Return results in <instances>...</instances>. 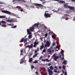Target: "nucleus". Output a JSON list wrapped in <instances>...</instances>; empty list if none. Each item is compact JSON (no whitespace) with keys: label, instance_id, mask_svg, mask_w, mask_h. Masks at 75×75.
I'll use <instances>...</instances> for the list:
<instances>
[{"label":"nucleus","instance_id":"obj_1","mask_svg":"<svg viewBox=\"0 0 75 75\" xmlns=\"http://www.w3.org/2000/svg\"><path fill=\"white\" fill-rule=\"evenodd\" d=\"M34 6H37L38 7H40L41 9H45L46 8V7L44 6L43 5H41V4L35 3L34 4Z\"/></svg>","mask_w":75,"mask_h":75},{"label":"nucleus","instance_id":"obj_2","mask_svg":"<svg viewBox=\"0 0 75 75\" xmlns=\"http://www.w3.org/2000/svg\"><path fill=\"white\" fill-rule=\"evenodd\" d=\"M1 12L2 13H5V14H11V13L10 12L8 11H6V10H2L1 11Z\"/></svg>","mask_w":75,"mask_h":75},{"label":"nucleus","instance_id":"obj_3","mask_svg":"<svg viewBox=\"0 0 75 75\" xmlns=\"http://www.w3.org/2000/svg\"><path fill=\"white\" fill-rule=\"evenodd\" d=\"M44 16L45 18H48L51 17V15L49 13H44Z\"/></svg>","mask_w":75,"mask_h":75},{"label":"nucleus","instance_id":"obj_4","mask_svg":"<svg viewBox=\"0 0 75 75\" xmlns=\"http://www.w3.org/2000/svg\"><path fill=\"white\" fill-rule=\"evenodd\" d=\"M33 47V44H31L30 45H28L26 46L25 48V49H26L27 48H29V49H30L31 48H32Z\"/></svg>","mask_w":75,"mask_h":75},{"label":"nucleus","instance_id":"obj_5","mask_svg":"<svg viewBox=\"0 0 75 75\" xmlns=\"http://www.w3.org/2000/svg\"><path fill=\"white\" fill-rule=\"evenodd\" d=\"M27 40L26 39H24V38H23L21 40L20 42H23V41H24V42H27Z\"/></svg>","mask_w":75,"mask_h":75},{"label":"nucleus","instance_id":"obj_6","mask_svg":"<svg viewBox=\"0 0 75 75\" xmlns=\"http://www.w3.org/2000/svg\"><path fill=\"white\" fill-rule=\"evenodd\" d=\"M14 1H19V2H20V1H21L22 3L23 2L24 3H25L26 2L24 0H13L12 1L13 2H14Z\"/></svg>","mask_w":75,"mask_h":75},{"label":"nucleus","instance_id":"obj_7","mask_svg":"<svg viewBox=\"0 0 75 75\" xmlns=\"http://www.w3.org/2000/svg\"><path fill=\"white\" fill-rule=\"evenodd\" d=\"M48 71L49 73V75H52V74L53 73V72H52V71L51 70L48 69Z\"/></svg>","mask_w":75,"mask_h":75},{"label":"nucleus","instance_id":"obj_8","mask_svg":"<svg viewBox=\"0 0 75 75\" xmlns=\"http://www.w3.org/2000/svg\"><path fill=\"white\" fill-rule=\"evenodd\" d=\"M16 8H18V10H19V11H23V8H21V7L20 6H17L16 7Z\"/></svg>","mask_w":75,"mask_h":75},{"label":"nucleus","instance_id":"obj_9","mask_svg":"<svg viewBox=\"0 0 75 75\" xmlns=\"http://www.w3.org/2000/svg\"><path fill=\"white\" fill-rule=\"evenodd\" d=\"M64 16H67L66 17V20H69V18L70 17V16L67 14H65Z\"/></svg>","mask_w":75,"mask_h":75},{"label":"nucleus","instance_id":"obj_10","mask_svg":"<svg viewBox=\"0 0 75 75\" xmlns=\"http://www.w3.org/2000/svg\"><path fill=\"white\" fill-rule=\"evenodd\" d=\"M30 30L31 31H33L34 30V25H33L31 27H30Z\"/></svg>","mask_w":75,"mask_h":75},{"label":"nucleus","instance_id":"obj_11","mask_svg":"<svg viewBox=\"0 0 75 75\" xmlns=\"http://www.w3.org/2000/svg\"><path fill=\"white\" fill-rule=\"evenodd\" d=\"M6 21L7 22H8V23H9L10 22H12L13 23H14V20H13V19H12L11 20H6Z\"/></svg>","mask_w":75,"mask_h":75},{"label":"nucleus","instance_id":"obj_12","mask_svg":"<svg viewBox=\"0 0 75 75\" xmlns=\"http://www.w3.org/2000/svg\"><path fill=\"white\" fill-rule=\"evenodd\" d=\"M69 6L67 5V4H64V7L65 8H69Z\"/></svg>","mask_w":75,"mask_h":75},{"label":"nucleus","instance_id":"obj_13","mask_svg":"<svg viewBox=\"0 0 75 75\" xmlns=\"http://www.w3.org/2000/svg\"><path fill=\"white\" fill-rule=\"evenodd\" d=\"M67 61L64 60L62 62V64H64V65H67Z\"/></svg>","mask_w":75,"mask_h":75},{"label":"nucleus","instance_id":"obj_14","mask_svg":"<svg viewBox=\"0 0 75 75\" xmlns=\"http://www.w3.org/2000/svg\"><path fill=\"white\" fill-rule=\"evenodd\" d=\"M41 61H44V62H45V61H47V62H49V61H50V60H49L48 59H42Z\"/></svg>","mask_w":75,"mask_h":75},{"label":"nucleus","instance_id":"obj_15","mask_svg":"<svg viewBox=\"0 0 75 75\" xmlns=\"http://www.w3.org/2000/svg\"><path fill=\"white\" fill-rule=\"evenodd\" d=\"M39 25V24H38V23H35L33 25H34V27H38Z\"/></svg>","mask_w":75,"mask_h":75},{"label":"nucleus","instance_id":"obj_16","mask_svg":"<svg viewBox=\"0 0 75 75\" xmlns=\"http://www.w3.org/2000/svg\"><path fill=\"white\" fill-rule=\"evenodd\" d=\"M46 44L47 45L48 47L50 45V42L49 41H47Z\"/></svg>","mask_w":75,"mask_h":75},{"label":"nucleus","instance_id":"obj_17","mask_svg":"<svg viewBox=\"0 0 75 75\" xmlns=\"http://www.w3.org/2000/svg\"><path fill=\"white\" fill-rule=\"evenodd\" d=\"M44 44L42 43V45L41 46L40 48V50H42V48H44Z\"/></svg>","mask_w":75,"mask_h":75},{"label":"nucleus","instance_id":"obj_18","mask_svg":"<svg viewBox=\"0 0 75 75\" xmlns=\"http://www.w3.org/2000/svg\"><path fill=\"white\" fill-rule=\"evenodd\" d=\"M6 17V16H0V18H5Z\"/></svg>","mask_w":75,"mask_h":75},{"label":"nucleus","instance_id":"obj_19","mask_svg":"<svg viewBox=\"0 0 75 75\" xmlns=\"http://www.w3.org/2000/svg\"><path fill=\"white\" fill-rule=\"evenodd\" d=\"M69 9H70V10H74V7H73L70 6H69Z\"/></svg>","mask_w":75,"mask_h":75},{"label":"nucleus","instance_id":"obj_20","mask_svg":"<svg viewBox=\"0 0 75 75\" xmlns=\"http://www.w3.org/2000/svg\"><path fill=\"white\" fill-rule=\"evenodd\" d=\"M59 2L60 3H62V4L65 3V1H59Z\"/></svg>","mask_w":75,"mask_h":75},{"label":"nucleus","instance_id":"obj_21","mask_svg":"<svg viewBox=\"0 0 75 75\" xmlns=\"http://www.w3.org/2000/svg\"><path fill=\"white\" fill-rule=\"evenodd\" d=\"M33 58H29V62H31L32 61H33Z\"/></svg>","mask_w":75,"mask_h":75},{"label":"nucleus","instance_id":"obj_22","mask_svg":"<svg viewBox=\"0 0 75 75\" xmlns=\"http://www.w3.org/2000/svg\"><path fill=\"white\" fill-rule=\"evenodd\" d=\"M38 53H36L33 56V58H34V57H36L37 55H38Z\"/></svg>","mask_w":75,"mask_h":75},{"label":"nucleus","instance_id":"obj_23","mask_svg":"<svg viewBox=\"0 0 75 75\" xmlns=\"http://www.w3.org/2000/svg\"><path fill=\"white\" fill-rule=\"evenodd\" d=\"M54 58V61H57V59H58V56H56Z\"/></svg>","mask_w":75,"mask_h":75},{"label":"nucleus","instance_id":"obj_24","mask_svg":"<svg viewBox=\"0 0 75 75\" xmlns=\"http://www.w3.org/2000/svg\"><path fill=\"white\" fill-rule=\"evenodd\" d=\"M52 38H53V39H55V38H56V37L54 35H52Z\"/></svg>","mask_w":75,"mask_h":75},{"label":"nucleus","instance_id":"obj_25","mask_svg":"<svg viewBox=\"0 0 75 75\" xmlns=\"http://www.w3.org/2000/svg\"><path fill=\"white\" fill-rule=\"evenodd\" d=\"M50 69H51V70H53V69H54V68L52 66H51L50 67Z\"/></svg>","mask_w":75,"mask_h":75},{"label":"nucleus","instance_id":"obj_26","mask_svg":"<svg viewBox=\"0 0 75 75\" xmlns=\"http://www.w3.org/2000/svg\"><path fill=\"white\" fill-rule=\"evenodd\" d=\"M1 23L2 24H6V22H5V21H1Z\"/></svg>","mask_w":75,"mask_h":75},{"label":"nucleus","instance_id":"obj_27","mask_svg":"<svg viewBox=\"0 0 75 75\" xmlns=\"http://www.w3.org/2000/svg\"><path fill=\"white\" fill-rule=\"evenodd\" d=\"M38 62V61L36 60H35L34 62H33V64H35Z\"/></svg>","mask_w":75,"mask_h":75},{"label":"nucleus","instance_id":"obj_28","mask_svg":"<svg viewBox=\"0 0 75 75\" xmlns=\"http://www.w3.org/2000/svg\"><path fill=\"white\" fill-rule=\"evenodd\" d=\"M16 27H17V26L16 25L12 27H11V28H16Z\"/></svg>","mask_w":75,"mask_h":75},{"label":"nucleus","instance_id":"obj_29","mask_svg":"<svg viewBox=\"0 0 75 75\" xmlns=\"http://www.w3.org/2000/svg\"><path fill=\"white\" fill-rule=\"evenodd\" d=\"M25 56L23 57V58H22L21 59V60L22 61V60H23V59H24H24H25Z\"/></svg>","mask_w":75,"mask_h":75},{"label":"nucleus","instance_id":"obj_30","mask_svg":"<svg viewBox=\"0 0 75 75\" xmlns=\"http://www.w3.org/2000/svg\"><path fill=\"white\" fill-rule=\"evenodd\" d=\"M1 25L2 27H6V25Z\"/></svg>","mask_w":75,"mask_h":75},{"label":"nucleus","instance_id":"obj_31","mask_svg":"<svg viewBox=\"0 0 75 75\" xmlns=\"http://www.w3.org/2000/svg\"><path fill=\"white\" fill-rule=\"evenodd\" d=\"M62 68L63 69H65V66L64 65L63 66Z\"/></svg>","mask_w":75,"mask_h":75},{"label":"nucleus","instance_id":"obj_32","mask_svg":"<svg viewBox=\"0 0 75 75\" xmlns=\"http://www.w3.org/2000/svg\"><path fill=\"white\" fill-rule=\"evenodd\" d=\"M45 51H46V50H45V49H44L42 51V53H44V52H45Z\"/></svg>","mask_w":75,"mask_h":75},{"label":"nucleus","instance_id":"obj_33","mask_svg":"<svg viewBox=\"0 0 75 75\" xmlns=\"http://www.w3.org/2000/svg\"><path fill=\"white\" fill-rule=\"evenodd\" d=\"M34 44H35V45H37L38 44V42H34Z\"/></svg>","mask_w":75,"mask_h":75},{"label":"nucleus","instance_id":"obj_34","mask_svg":"<svg viewBox=\"0 0 75 75\" xmlns=\"http://www.w3.org/2000/svg\"><path fill=\"white\" fill-rule=\"evenodd\" d=\"M30 30L29 29H27V33H29V32H30Z\"/></svg>","mask_w":75,"mask_h":75},{"label":"nucleus","instance_id":"obj_35","mask_svg":"<svg viewBox=\"0 0 75 75\" xmlns=\"http://www.w3.org/2000/svg\"><path fill=\"white\" fill-rule=\"evenodd\" d=\"M47 35H48V34L47 33H46L45 35V37H47Z\"/></svg>","mask_w":75,"mask_h":75},{"label":"nucleus","instance_id":"obj_36","mask_svg":"<svg viewBox=\"0 0 75 75\" xmlns=\"http://www.w3.org/2000/svg\"><path fill=\"white\" fill-rule=\"evenodd\" d=\"M31 68L32 69H33L34 68V66L33 65H32L31 66Z\"/></svg>","mask_w":75,"mask_h":75},{"label":"nucleus","instance_id":"obj_37","mask_svg":"<svg viewBox=\"0 0 75 75\" xmlns=\"http://www.w3.org/2000/svg\"><path fill=\"white\" fill-rule=\"evenodd\" d=\"M28 33V34H29V35H30V34H31V32L30 31V32Z\"/></svg>","mask_w":75,"mask_h":75},{"label":"nucleus","instance_id":"obj_38","mask_svg":"<svg viewBox=\"0 0 75 75\" xmlns=\"http://www.w3.org/2000/svg\"><path fill=\"white\" fill-rule=\"evenodd\" d=\"M64 50H62L61 52V54H63L64 53Z\"/></svg>","mask_w":75,"mask_h":75},{"label":"nucleus","instance_id":"obj_39","mask_svg":"<svg viewBox=\"0 0 75 75\" xmlns=\"http://www.w3.org/2000/svg\"><path fill=\"white\" fill-rule=\"evenodd\" d=\"M28 38H29L30 39V38H31V35H30L29 36H28Z\"/></svg>","mask_w":75,"mask_h":75},{"label":"nucleus","instance_id":"obj_40","mask_svg":"<svg viewBox=\"0 0 75 75\" xmlns=\"http://www.w3.org/2000/svg\"><path fill=\"white\" fill-rule=\"evenodd\" d=\"M23 62H24V60H22V61H21V62H20V64H22V63H23Z\"/></svg>","mask_w":75,"mask_h":75},{"label":"nucleus","instance_id":"obj_41","mask_svg":"<svg viewBox=\"0 0 75 75\" xmlns=\"http://www.w3.org/2000/svg\"><path fill=\"white\" fill-rule=\"evenodd\" d=\"M8 25H11V26H12L13 25H14V24H13L12 25L11 24H8Z\"/></svg>","mask_w":75,"mask_h":75},{"label":"nucleus","instance_id":"obj_42","mask_svg":"<svg viewBox=\"0 0 75 75\" xmlns=\"http://www.w3.org/2000/svg\"><path fill=\"white\" fill-rule=\"evenodd\" d=\"M55 42H54L53 44L52 47H54V45H55Z\"/></svg>","mask_w":75,"mask_h":75},{"label":"nucleus","instance_id":"obj_43","mask_svg":"<svg viewBox=\"0 0 75 75\" xmlns=\"http://www.w3.org/2000/svg\"><path fill=\"white\" fill-rule=\"evenodd\" d=\"M37 52H38V51L36 50H35L34 53L35 54V53H37Z\"/></svg>","mask_w":75,"mask_h":75},{"label":"nucleus","instance_id":"obj_44","mask_svg":"<svg viewBox=\"0 0 75 75\" xmlns=\"http://www.w3.org/2000/svg\"><path fill=\"white\" fill-rule=\"evenodd\" d=\"M46 3V2H42V4H45Z\"/></svg>","mask_w":75,"mask_h":75},{"label":"nucleus","instance_id":"obj_45","mask_svg":"<svg viewBox=\"0 0 75 75\" xmlns=\"http://www.w3.org/2000/svg\"><path fill=\"white\" fill-rule=\"evenodd\" d=\"M47 46V47H48V45H47V44H45V47H46Z\"/></svg>","mask_w":75,"mask_h":75},{"label":"nucleus","instance_id":"obj_46","mask_svg":"<svg viewBox=\"0 0 75 75\" xmlns=\"http://www.w3.org/2000/svg\"><path fill=\"white\" fill-rule=\"evenodd\" d=\"M55 54H54L53 55V57H54V58H55V57H56Z\"/></svg>","mask_w":75,"mask_h":75},{"label":"nucleus","instance_id":"obj_47","mask_svg":"<svg viewBox=\"0 0 75 75\" xmlns=\"http://www.w3.org/2000/svg\"><path fill=\"white\" fill-rule=\"evenodd\" d=\"M24 50V49H23V50H21V53H22L23 52V50Z\"/></svg>","mask_w":75,"mask_h":75},{"label":"nucleus","instance_id":"obj_48","mask_svg":"<svg viewBox=\"0 0 75 75\" xmlns=\"http://www.w3.org/2000/svg\"><path fill=\"white\" fill-rule=\"evenodd\" d=\"M64 75H67V72H66L64 73Z\"/></svg>","mask_w":75,"mask_h":75},{"label":"nucleus","instance_id":"obj_49","mask_svg":"<svg viewBox=\"0 0 75 75\" xmlns=\"http://www.w3.org/2000/svg\"><path fill=\"white\" fill-rule=\"evenodd\" d=\"M36 50L38 51H39V48L38 47L37 48V50Z\"/></svg>","mask_w":75,"mask_h":75},{"label":"nucleus","instance_id":"obj_50","mask_svg":"<svg viewBox=\"0 0 75 75\" xmlns=\"http://www.w3.org/2000/svg\"><path fill=\"white\" fill-rule=\"evenodd\" d=\"M58 48V46H57L56 47L54 48L57 49V48Z\"/></svg>","mask_w":75,"mask_h":75},{"label":"nucleus","instance_id":"obj_51","mask_svg":"<svg viewBox=\"0 0 75 75\" xmlns=\"http://www.w3.org/2000/svg\"><path fill=\"white\" fill-rule=\"evenodd\" d=\"M37 46V45L35 44H34V45L33 46L34 47H35Z\"/></svg>","mask_w":75,"mask_h":75},{"label":"nucleus","instance_id":"obj_52","mask_svg":"<svg viewBox=\"0 0 75 75\" xmlns=\"http://www.w3.org/2000/svg\"><path fill=\"white\" fill-rule=\"evenodd\" d=\"M54 72H57V71H56V70H54Z\"/></svg>","mask_w":75,"mask_h":75},{"label":"nucleus","instance_id":"obj_53","mask_svg":"<svg viewBox=\"0 0 75 75\" xmlns=\"http://www.w3.org/2000/svg\"><path fill=\"white\" fill-rule=\"evenodd\" d=\"M59 69H61V67L60 66L59 67Z\"/></svg>","mask_w":75,"mask_h":75},{"label":"nucleus","instance_id":"obj_54","mask_svg":"<svg viewBox=\"0 0 75 75\" xmlns=\"http://www.w3.org/2000/svg\"><path fill=\"white\" fill-rule=\"evenodd\" d=\"M51 65V63H49V64H48V66H50V65Z\"/></svg>","mask_w":75,"mask_h":75},{"label":"nucleus","instance_id":"obj_55","mask_svg":"<svg viewBox=\"0 0 75 75\" xmlns=\"http://www.w3.org/2000/svg\"><path fill=\"white\" fill-rule=\"evenodd\" d=\"M64 59V57H62V58L61 60H63V59Z\"/></svg>","mask_w":75,"mask_h":75},{"label":"nucleus","instance_id":"obj_56","mask_svg":"<svg viewBox=\"0 0 75 75\" xmlns=\"http://www.w3.org/2000/svg\"><path fill=\"white\" fill-rule=\"evenodd\" d=\"M42 58V57H40V58H39V59H40V60H41V58Z\"/></svg>","mask_w":75,"mask_h":75},{"label":"nucleus","instance_id":"obj_57","mask_svg":"<svg viewBox=\"0 0 75 75\" xmlns=\"http://www.w3.org/2000/svg\"><path fill=\"white\" fill-rule=\"evenodd\" d=\"M40 0V1H45V0Z\"/></svg>","mask_w":75,"mask_h":75},{"label":"nucleus","instance_id":"obj_58","mask_svg":"<svg viewBox=\"0 0 75 75\" xmlns=\"http://www.w3.org/2000/svg\"><path fill=\"white\" fill-rule=\"evenodd\" d=\"M45 29H47V27L46 26H45L44 27Z\"/></svg>","mask_w":75,"mask_h":75},{"label":"nucleus","instance_id":"obj_59","mask_svg":"<svg viewBox=\"0 0 75 75\" xmlns=\"http://www.w3.org/2000/svg\"><path fill=\"white\" fill-rule=\"evenodd\" d=\"M54 68H57V66H55L54 67Z\"/></svg>","mask_w":75,"mask_h":75},{"label":"nucleus","instance_id":"obj_60","mask_svg":"<svg viewBox=\"0 0 75 75\" xmlns=\"http://www.w3.org/2000/svg\"><path fill=\"white\" fill-rule=\"evenodd\" d=\"M51 33V32H50L49 33V34H50Z\"/></svg>","mask_w":75,"mask_h":75},{"label":"nucleus","instance_id":"obj_61","mask_svg":"<svg viewBox=\"0 0 75 75\" xmlns=\"http://www.w3.org/2000/svg\"><path fill=\"white\" fill-rule=\"evenodd\" d=\"M59 58H61V55H60L59 56Z\"/></svg>","mask_w":75,"mask_h":75},{"label":"nucleus","instance_id":"obj_62","mask_svg":"<svg viewBox=\"0 0 75 75\" xmlns=\"http://www.w3.org/2000/svg\"><path fill=\"white\" fill-rule=\"evenodd\" d=\"M46 42V40H45L44 41V42H45V43Z\"/></svg>","mask_w":75,"mask_h":75},{"label":"nucleus","instance_id":"obj_63","mask_svg":"<svg viewBox=\"0 0 75 75\" xmlns=\"http://www.w3.org/2000/svg\"><path fill=\"white\" fill-rule=\"evenodd\" d=\"M35 73H36V74H38V72L37 71L35 72Z\"/></svg>","mask_w":75,"mask_h":75},{"label":"nucleus","instance_id":"obj_64","mask_svg":"<svg viewBox=\"0 0 75 75\" xmlns=\"http://www.w3.org/2000/svg\"><path fill=\"white\" fill-rule=\"evenodd\" d=\"M72 1H75V0H71Z\"/></svg>","mask_w":75,"mask_h":75}]
</instances>
